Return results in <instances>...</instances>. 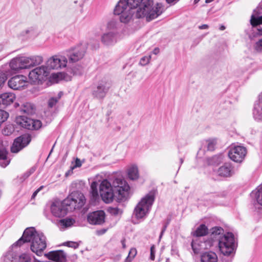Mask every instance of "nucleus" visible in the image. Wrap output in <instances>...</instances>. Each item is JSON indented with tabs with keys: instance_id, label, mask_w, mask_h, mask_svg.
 <instances>
[{
	"instance_id": "bf43d9fd",
	"label": "nucleus",
	"mask_w": 262,
	"mask_h": 262,
	"mask_svg": "<svg viewBox=\"0 0 262 262\" xmlns=\"http://www.w3.org/2000/svg\"><path fill=\"white\" fill-rule=\"evenodd\" d=\"M159 51H160L159 49L158 48H156L153 50L152 53H153V54L157 55L159 53Z\"/></svg>"
},
{
	"instance_id": "423d86ee",
	"label": "nucleus",
	"mask_w": 262,
	"mask_h": 262,
	"mask_svg": "<svg viewBox=\"0 0 262 262\" xmlns=\"http://www.w3.org/2000/svg\"><path fill=\"white\" fill-rule=\"evenodd\" d=\"M86 199L83 194L79 191H74L63 200V204L71 210L81 208L85 203Z\"/></svg>"
},
{
	"instance_id": "39448f33",
	"label": "nucleus",
	"mask_w": 262,
	"mask_h": 262,
	"mask_svg": "<svg viewBox=\"0 0 262 262\" xmlns=\"http://www.w3.org/2000/svg\"><path fill=\"white\" fill-rule=\"evenodd\" d=\"M155 199V191L147 193L135 207L133 215L138 220H144L149 213Z\"/></svg>"
},
{
	"instance_id": "13d9d810",
	"label": "nucleus",
	"mask_w": 262,
	"mask_h": 262,
	"mask_svg": "<svg viewBox=\"0 0 262 262\" xmlns=\"http://www.w3.org/2000/svg\"><path fill=\"white\" fill-rule=\"evenodd\" d=\"M168 4H175L179 0H166Z\"/></svg>"
},
{
	"instance_id": "f704fd0d",
	"label": "nucleus",
	"mask_w": 262,
	"mask_h": 262,
	"mask_svg": "<svg viewBox=\"0 0 262 262\" xmlns=\"http://www.w3.org/2000/svg\"><path fill=\"white\" fill-rule=\"evenodd\" d=\"M251 24L253 27H256L259 25L262 24V16H254V15L251 16L250 19Z\"/></svg>"
},
{
	"instance_id": "052dcab7",
	"label": "nucleus",
	"mask_w": 262,
	"mask_h": 262,
	"mask_svg": "<svg viewBox=\"0 0 262 262\" xmlns=\"http://www.w3.org/2000/svg\"><path fill=\"white\" fill-rule=\"evenodd\" d=\"M184 162V159L182 158H181L180 159V165L179 166V168H178V170L177 171V172H178L179 170L180 169V167H181V165L182 164V163H183Z\"/></svg>"
},
{
	"instance_id": "0e129e2a",
	"label": "nucleus",
	"mask_w": 262,
	"mask_h": 262,
	"mask_svg": "<svg viewBox=\"0 0 262 262\" xmlns=\"http://www.w3.org/2000/svg\"><path fill=\"white\" fill-rule=\"evenodd\" d=\"M121 243H122V245L123 248L125 249L126 248L125 241L124 240H122L121 241Z\"/></svg>"
},
{
	"instance_id": "de8ad7c7",
	"label": "nucleus",
	"mask_w": 262,
	"mask_h": 262,
	"mask_svg": "<svg viewBox=\"0 0 262 262\" xmlns=\"http://www.w3.org/2000/svg\"><path fill=\"white\" fill-rule=\"evenodd\" d=\"M116 27V24L114 20L109 21L107 25V28L109 30H113Z\"/></svg>"
},
{
	"instance_id": "473e14b6",
	"label": "nucleus",
	"mask_w": 262,
	"mask_h": 262,
	"mask_svg": "<svg viewBox=\"0 0 262 262\" xmlns=\"http://www.w3.org/2000/svg\"><path fill=\"white\" fill-rule=\"evenodd\" d=\"M84 182L83 181L77 180L71 184V187L73 190V191H75V190L78 191L79 190L83 189L84 187Z\"/></svg>"
},
{
	"instance_id": "a878e982",
	"label": "nucleus",
	"mask_w": 262,
	"mask_h": 262,
	"mask_svg": "<svg viewBox=\"0 0 262 262\" xmlns=\"http://www.w3.org/2000/svg\"><path fill=\"white\" fill-rule=\"evenodd\" d=\"M127 174L128 178L132 180L138 179L139 174L137 165L135 164L130 165L127 169Z\"/></svg>"
},
{
	"instance_id": "9d476101",
	"label": "nucleus",
	"mask_w": 262,
	"mask_h": 262,
	"mask_svg": "<svg viewBox=\"0 0 262 262\" xmlns=\"http://www.w3.org/2000/svg\"><path fill=\"white\" fill-rule=\"evenodd\" d=\"M247 149L242 146H236L230 148L228 152L229 158L232 161L241 163L247 155Z\"/></svg>"
},
{
	"instance_id": "dca6fc26",
	"label": "nucleus",
	"mask_w": 262,
	"mask_h": 262,
	"mask_svg": "<svg viewBox=\"0 0 262 262\" xmlns=\"http://www.w3.org/2000/svg\"><path fill=\"white\" fill-rule=\"evenodd\" d=\"M27 57L19 56L13 58L10 62V67L12 70L17 71L21 69H28Z\"/></svg>"
},
{
	"instance_id": "c85d7f7f",
	"label": "nucleus",
	"mask_w": 262,
	"mask_h": 262,
	"mask_svg": "<svg viewBox=\"0 0 262 262\" xmlns=\"http://www.w3.org/2000/svg\"><path fill=\"white\" fill-rule=\"evenodd\" d=\"M208 232V229L204 224L200 225L193 233V236L199 237L206 235Z\"/></svg>"
},
{
	"instance_id": "774afa93",
	"label": "nucleus",
	"mask_w": 262,
	"mask_h": 262,
	"mask_svg": "<svg viewBox=\"0 0 262 262\" xmlns=\"http://www.w3.org/2000/svg\"><path fill=\"white\" fill-rule=\"evenodd\" d=\"M121 258V255H118L117 256V259L119 260Z\"/></svg>"
},
{
	"instance_id": "3c124183",
	"label": "nucleus",
	"mask_w": 262,
	"mask_h": 262,
	"mask_svg": "<svg viewBox=\"0 0 262 262\" xmlns=\"http://www.w3.org/2000/svg\"><path fill=\"white\" fill-rule=\"evenodd\" d=\"M136 254H137L136 249L135 248H132L130 250L128 255H129L130 257L134 258L135 257V256H136Z\"/></svg>"
},
{
	"instance_id": "79ce46f5",
	"label": "nucleus",
	"mask_w": 262,
	"mask_h": 262,
	"mask_svg": "<svg viewBox=\"0 0 262 262\" xmlns=\"http://www.w3.org/2000/svg\"><path fill=\"white\" fill-rule=\"evenodd\" d=\"M14 131V128L11 126H8L6 127L3 131V133L4 135L6 136H9Z\"/></svg>"
},
{
	"instance_id": "393cba45",
	"label": "nucleus",
	"mask_w": 262,
	"mask_h": 262,
	"mask_svg": "<svg viewBox=\"0 0 262 262\" xmlns=\"http://www.w3.org/2000/svg\"><path fill=\"white\" fill-rule=\"evenodd\" d=\"M201 262H217L218 257L216 254L212 251L203 252L200 256Z\"/></svg>"
},
{
	"instance_id": "7ed1b4c3",
	"label": "nucleus",
	"mask_w": 262,
	"mask_h": 262,
	"mask_svg": "<svg viewBox=\"0 0 262 262\" xmlns=\"http://www.w3.org/2000/svg\"><path fill=\"white\" fill-rule=\"evenodd\" d=\"M27 242L31 243L30 248L31 250L39 255L47 247L46 238L42 233L38 232L34 228H27L24 231L23 236L13 246H21Z\"/></svg>"
},
{
	"instance_id": "603ef678",
	"label": "nucleus",
	"mask_w": 262,
	"mask_h": 262,
	"mask_svg": "<svg viewBox=\"0 0 262 262\" xmlns=\"http://www.w3.org/2000/svg\"><path fill=\"white\" fill-rule=\"evenodd\" d=\"M81 162L80 159L77 158L75 160L74 167H79L81 166Z\"/></svg>"
},
{
	"instance_id": "8fccbe9b",
	"label": "nucleus",
	"mask_w": 262,
	"mask_h": 262,
	"mask_svg": "<svg viewBox=\"0 0 262 262\" xmlns=\"http://www.w3.org/2000/svg\"><path fill=\"white\" fill-rule=\"evenodd\" d=\"M155 252H156L155 247L154 245H152L150 247V258L152 260H154L155 259Z\"/></svg>"
},
{
	"instance_id": "4c0bfd02",
	"label": "nucleus",
	"mask_w": 262,
	"mask_h": 262,
	"mask_svg": "<svg viewBox=\"0 0 262 262\" xmlns=\"http://www.w3.org/2000/svg\"><path fill=\"white\" fill-rule=\"evenodd\" d=\"M98 184L96 182H93L91 185V193L94 198L98 196V192L97 190Z\"/></svg>"
},
{
	"instance_id": "338daca9",
	"label": "nucleus",
	"mask_w": 262,
	"mask_h": 262,
	"mask_svg": "<svg viewBox=\"0 0 262 262\" xmlns=\"http://www.w3.org/2000/svg\"><path fill=\"white\" fill-rule=\"evenodd\" d=\"M213 0H206L205 1V2L206 3H211V2H212Z\"/></svg>"
},
{
	"instance_id": "f03ea898",
	"label": "nucleus",
	"mask_w": 262,
	"mask_h": 262,
	"mask_svg": "<svg viewBox=\"0 0 262 262\" xmlns=\"http://www.w3.org/2000/svg\"><path fill=\"white\" fill-rule=\"evenodd\" d=\"M128 6L130 10L135 12L137 18L145 17L147 21L155 19L164 11L161 3L154 5L152 0H120L119 6Z\"/></svg>"
},
{
	"instance_id": "aec40b11",
	"label": "nucleus",
	"mask_w": 262,
	"mask_h": 262,
	"mask_svg": "<svg viewBox=\"0 0 262 262\" xmlns=\"http://www.w3.org/2000/svg\"><path fill=\"white\" fill-rule=\"evenodd\" d=\"M47 257L54 262H66V255L63 251H51L46 254Z\"/></svg>"
},
{
	"instance_id": "a18cd8bd",
	"label": "nucleus",
	"mask_w": 262,
	"mask_h": 262,
	"mask_svg": "<svg viewBox=\"0 0 262 262\" xmlns=\"http://www.w3.org/2000/svg\"><path fill=\"white\" fill-rule=\"evenodd\" d=\"M7 79L6 75L3 72L0 71V88L4 84L5 81Z\"/></svg>"
},
{
	"instance_id": "37998d69",
	"label": "nucleus",
	"mask_w": 262,
	"mask_h": 262,
	"mask_svg": "<svg viewBox=\"0 0 262 262\" xmlns=\"http://www.w3.org/2000/svg\"><path fill=\"white\" fill-rule=\"evenodd\" d=\"M254 48L257 52H262V38L255 43Z\"/></svg>"
},
{
	"instance_id": "bb28decb",
	"label": "nucleus",
	"mask_w": 262,
	"mask_h": 262,
	"mask_svg": "<svg viewBox=\"0 0 262 262\" xmlns=\"http://www.w3.org/2000/svg\"><path fill=\"white\" fill-rule=\"evenodd\" d=\"M27 59L29 60L28 62H27L28 68L39 65L43 62V58L41 56H33L30 57H27Z\"/></svg>"
},
{
	"instance_id": "f257e3e1",
	"label": "nucleus",
	"mask_w": 262,
	"mask_h": 262,
	"mask_svg": "<svg viewBox=\"0 0 262 262\" xmlns=\"http://www.w3.org/2000/svg\"><path fill=\"white\" fill-rule=\"evenodd\" d=\"M129 186L121 177L114 179L112 184L107 180H103L99 186V193L102 200L109 203L115 199L117 202L126 200Z\"/></svg>"
},
{
	"instance_id": "1a4fd4ad",
	"label": "nucleus",
	"mask_w": 262,
	"mask_h": 262,
	"mask_svg": "<svg viewBox=\"0 0 262 262\" xmlns=\"http://www.w3.org/2000/svg\"><path fill=\"white\" fill-rule=\"evenodd\" d=\"M85 45L80 44L74 48L69 50L67 52V56L68 57L70 62H75L81 59L85 53Z\"/></svg>"
},
{
	"instance_id": "f3484780",
	"label": "nucleus",
	"mask_w": 262,
	"mask_h": 262,
	"mask_svg": "<svg viewBox=\"0 0 262 262\" xmlns=\"http://www.w3.org/2000/svg\"><path fill=\"white\" fill-rule=\"evenodd\" d=\"M66 205L63 204V201L54 202L51 206V211L52 214L58 217H63L68 212V208Z\"/></svg>"
},
{
	"instance_id": "cd10ccee",
	"label": "nucleus",
	"mask_w": 262,
	"mask_h": 262,
	"mask_svg": "<svg viewBox=\"0 0 262 262\" xmlns=\"http://www.w3.org/2000/svg\"><path fill=\"white\" fill-rule=\"evenodd\" d=\"M75 223V220L72 218L67 217L60 220L58 222V226L61 229H65L71 227Z\"/></svg>"
},
{
	"instance_id": "72a5a7b5",
	"label": "nucleus",
	"mask_w": 262,
	"mask_h": 262,
	"mask_svg": "<svg viewBox=\"0 0 262 262\" xmlns=\"http://www.w3.org/2000/svg\"><path fill=\"white\" fill-rule=\"evenodd\" d=\"M205 144L208 150L213 151L215 149L216 141L215 139H209L205 141Z\"/></svg>"
},
{
	"instance_id": "4468645a",
	"label": "nucleus",
	"mask_w": 262,
	"mask_h": 262,
	"mask_svg": "<svg viewBox=\"0 0 262 262\" xmlns=\"http://www.w3.org/2000/svg\"><path fill=\"white\" fill-rule=\"evenodd\" d=\"M30 141L31 137L30 135H22L15 139L11 147V151L12 152L17 153L26 147Z\"/></svg>"
},
{
	"instance_id": "9b49d317",
	"label": "nucleus",
	"mask_w": 262,
	"mask_h": 262,
	"mask_svg": "<svg viewBox=\"0 0 262 262\" xmlns=\"http://www.w3.org/2000/svg\"><path fill=\"white\" fill-rule=\"evenodd\" d=\"M68 60L64 56H53L47 61L46 68L49 69L57 70L66 67Z\"/></svg>"
},
{
	"instance_id": "c756f323",
	"label": "nucleus",
	"mask_w": 262,
	"mask_h": 262,
	"mask_svg": "<svg viewBox=\"0 0 262 262\" xmlns=\"http://www.w3.org/2000/svg\"><path fill=\"white\" fill-rule=\"evenodd\" d=\"M7 154L8 152L5 148H0V166L3 167H5L9 163V161L7 159Z\"/></svg>"
},
{
	"instance_id": "e433bc0d",
	"label": "nucleus",
	"mask_w": 262,
	"mask_h": 262,
	"mask_svg": "<svg viewBox=\"0 0 262 262\" xmlns=\"http://www.w3.org/2000/svg\"><path fill=\"white\" fill-rule=\"evenodd\" d=\"M222 158L220 156H214L208 159V164L210 165H217L221 162Z\"/></svg>"
},
{
	"instance_id": "6e6552de",
	"label": "nucleus",
	"mask_w": 262,
	"mask_h": 262,
	"mask_svg": "<svg viewBox=\"0 0 262 262\" xmlns=\"http://www.w3.org/2000/svg\"><path fill=\"white\" fill-rule=\"evenodd\" d=\"M48 75L47 68L41 66L31 71L29 74L30 80L33 83L39 84Z\"/></svg>"
},
{
	"instance_id": "69168bd1",
	"label": "nucleus",
	"mask_w": 262,
	"mask_h": 262,
	"mask_svg": "<svg viewBox=\"0 0 262 262\" xmlns=\"http://www.w3.org/2000/svg\"><path fill=\"white\" fill-rule=\"evenodd\" d=\"M225 28H226L224 25H221L220 27V30L223 31V30H224L225 29Z\"/></svg>"
},
{
	"instance_id": "20e7f679",
	"label": "nucleus",
	"mask_w": 262,
	"mask_h": 262,
	"mask_svg": "<svg viewBox=\"0 0 262 262\" xmlns=\"http://www.w3.org/2000/svg\"><path fill=\"white\" fill-rule=\"evenodd\" d=\"M222 228L215 227L211 229V237L218 242V245L221 253L226 256L233 253L236 247L234 235L231 232L223 234Z\"/></svg>"
},
{
	"instance_id": "412c9836",
	"label": "nucleus",
	"mask_w": 262,
	"mask_h": 262,
	"mask_svg": "<svg viewBox=\"0 0 262 262\" xmlns=\"http://www.w3.org/2000/svg\"><path fill=\"white\" fill-rule=\"evenodd\" d=\"M15 99L14 94L5 93L0 95V107H4L12 103Z\"/></svg>"
},
{
	"instance_id": "ea45409f",
	"label": "nucleus",
	"mask_w": 262,
	"mask_h": 262,
	"mask_svg": "<svg viewBox=\"0 0 262 262\" xmlns=\"http://www.w3.org/2000/svg\"><path fill=\"white\" fill-rule=\"evenodd\" d=\"M255 198L258 204L262 206V186L257 189Z\"/></svg>"
},
{
	"instance_id": "09e8293b",
	"label": "nucleus",
	"mask_w": 262,
	"mask_h": 262,
	"mask_svg": "<svg viewBox=\"0 0 262 262\" xmlns=\"http://www.w3.org/2000/svg\"><path fill=\"white\" fill-rule=\"evenodd\" d=\"M34 33V29L32 28H30L24 30L21 32V34L23 36L25 35L33 34Z\"/></svg>"
},
{
	"instance_id": "864d4df0",
	"label": "nucleus",
	"mask_w": 262,
	"mask_h": 262,
	"mask_svg": "<svg viewBox=\"0 0 262 262\" xmlns=\"http://www.w3.org/2000/svg\"><path fill=\"white\" fill-rule=\"evenodd\" d=\"M42 188H43V186H41L39 188H38L36 190H35L32 195V198H34L36 196V195H37V194L38 193V192L40 191V190H41Z\"/></svg>"
},
{
	"instance_id": "c03bdc74",
	"label": "nucleus",
	"mask_w": 262,
	"mask_h": 262,
	"mask_svg": "<svg viewBox=\"0 0 262 262\" xmlns=\"http://www.w3.org/2000/svg\"><path fill=\"white\" fill-rule=\"evenodd\" d=\"M58 101V98L56 97H52L50 98L48 102V105L50 107H53Z\"/></svg>"
},
{
	"instance_id": "0eeeda50",
	"label": "nucleus",
	"mask_w": 262,
	"mask_h": 262,
	"mask_svg": "<svg viewBox=\"0 0 262 262\" xmlns=\"http://www.w3.org/2000/svg\"><path fill=\"white\" fill-rule=\"evenodd\" d=\"M119 6V3L114 9V13L116 15H120V20L122 23H128L133 17L137 18L135 16L136 12H133L128 8V6Z\"/></svg>"
},
{
	"instance_id": "7c9ffc66",
	"label": "nucleus",
	"mask_w": 262,
	"mask_h": 262,
	"mask_svg": "<svg viewBox=\"0 0 262 262\" xmlns=\"http://www.w3.org/2000/svg\"><path fill=\"white\" fill-rule=\"evenodd\" d=\"M21 255H20L21 256ZM20 255L17 256L15 253L13 251L8 252L4 257V262H14L15 261L18 259V262H19V258Z\"/></svg>"
},
{
	"instance_id": "6e6d98bb",
	"label": "nucleus",
	"mask_w": 262,
	"mask_h": 262,
	"mask_svg": "<svg viewBox=\"0 0 262 262\" xmlns=\"http://www.w3.org/2000/svg\"><path fill=\"white\" fill-rule=\"evenodd\" d=\"M257 34L259 35H262V27H258L257 29Z\"/></svg>"
},
{
	"instance_id": "e2e57ef3",
	"label": "nucleus",
	"mask_w": 262,
	"mask_h": 262,
	"mask_svg": "<svg viewBox=\"0 0 262 262\" xmlns=\"http://www.w3.org/2000/svg\"><path fill=\"white\" fill-rule=\"evenodd\" d=\"M62 95H63L62 92H60L58 93L57 97H56V98H58V100H59Z\"/></svg>"
},
{
	"instance_id": "c9c22d12",
	"label": "nucleus",
	"mask_w": 262,
	"mask_h": 262,
	"mask_svg": "<svg viewBox=\"0 0 262 262\" xmlns=\"http://www.w3.org/2000/svg\"><path fill=\"white\" fill-rule=\"evenodd\" d=\"M71 73H73V75H81L83 73V69L82 66L77 65L71 69Z\"/></svg>"
},
{
	"instance_id": "2f4dec72",
	"label": "nucleus",
	"mask_w": 262,
	"mask_h": 262,
	"mask_svg": "<svg viewBox=\"0 0 262 262\" xmlns=\"http://www.w3.org/2000/svg\"><path fill=\"white\" fill-rule=\"evenodd\" d=\"M21 111L28 115H32L35 113V107L31 103H26L22 105Z\"/></svg>"
},
{
	"instance_id": "4d7b16f0",
	"label": "nucleus",
	"mask_w": 262,
	"mask_h": 262,
	"mask_svg": "<svg viewBox=\"0 0 262 262\" xmlns=\"http://www.w3.org/2000/svg\"><path fill=\"white\" fill-rule=\"evenodd\" d=\"M133 258L130 257L129 255H128L125 260V262H132Z\"/></svg>"
},
{
	"instance_id": "5fc2aeb1",
	"label": "nucleus",
	"mask_w": 262,
	"mask_h": 262,
	"mask_svg": "<svg viewBox=\"0 0 262 262\" xmlns=\"http://www.w3.org/2000/svg\"><path fill=\"white\" fill-rule=\"evenodd\" d=\"M209 28V26L208 25H206V24H204V25H201V26H200L199 27V28L200 29H207Z\"/></svg>"
},
{
	"instance_id": "680f3d73",
	"label": "nucleus",
	"mask_w": 262,
	"mask_h": 262,
	"mask_svg": "<svg viewBox=\"0 0 262 262\" xmlns=\"http://www.w3.org/2000/svg\"><path fill=\"white\" fill-rule=\"evenodd\" d=\"M167 227V225H166L164 227H163V229H162L161 232V234L160 235V238H161L162 236V234H163V233L164 232V231H165L166 230V228Z\"/></svg>"
},
{
	"instance_id": "49530a36",
	"label": "nucleus",
	"mask_w": 262,
	"mask_h": 262,
	"mask_svg": "<svg viewBox=\"0 0 262 262\" xmlns=\"http://www.w3.org/2000/svg\"><path fill=\"white\" fill-rule=\"evenodd\" d=\"M64 245L68 246L69 247H72L74 248H78L79 244L77 243L73 242H67L64 243Z\"/></svg>"
},
{
	"instance_id": "4be33fe9",
	"label": "nucleus",
	"mask_w": 262,
	"mask_h": 262,
	"mask_svg": "<svg viewBox=\"0 0 262 262\" xmlns=\"http://www.w3.org/2000/svg\"><path fill=\"white\" fill-rule=\"evenodd\" d=\"M191 247L194 254H199L207 248V242H202L200 238L193 239L191 242Z\"/></svg>"
},
{
	"instance_id": "6ab92c4d",
	"label": "nucleus",
	"mask_w": 262,
	"mask_h": 262,
	"mask_svg": "<svg viewBox=\"0 0 262 262\" xmlns=\"http://www.w3.org/2000/svg\"><path fill=\"white\" fill-rule=\"evenodd\" d=\"M101 40L104 46H113L117 41V34L114 31L104 33L101 36Z\"/></svg>"
},
{
	"instance_id": "f8f14e48",
	"label": "nucleus",
	"mask_w": 262,
	"mask_h": 262,
	"mask_svg": "<svg viewBox=\"0 0 262 262\" xmlns=\"http://www.w3.org/2000/svg\"><path fill=\"white\" fill-rule=\"evenodd\" d=\"M17 123L23 127L30 130H37L41 126V122L40 120H34L24 116L17 119Z\"/></svg>"
},
{
	"instance_id": "a211bd4d",
	"label": "nucleus",
	"mask_w": 262,
	"mask_h": 262,
	"mask_svg": "<svg viewBox=\"0 0 262 262\" xmlns=\"http://www.w3.org/2000/svg\"><path fill=\"white\" fill-rule=\"evenodd\" d=\"M105 216V212L103 210H99L90 213L87 220L91 224L101 225L104 222Z\"/></svg>"
},
{
	"instance_id": "ddd939ff",
	"label": "nucleus",
	"mask_w": 262,
	"mask_h": 262,
	"mask_svg": "<svg viewBox=\"0 0 262 262\" xmlns=\"http://www.w3.org/2000/svg\"><path fill=\"white\" fill-rule=\"evenodd\" d=\"M111 86L110 83L105 80L100 81L92 92L93 96L99 99L104 98Z\"/></svg>"
},
{
	"instance_id": "2eb2a0df",
	"label": "nucleus",
	"mask_w": 262,
	"mask_h": 262,
	"mask_svg": "<svg viewBox=\"0 0 262 262\" xmlns=\"http://www.w3.org/2000/svg\"><path fill=\"white\" fill-rule=\"evenodd\" d=\"M28 81L27 77L23 75H17L10 78L8 84L9 88L16 90L24 88L28 85Z\"/></svg>"
},
{
	"instance_id": "5701e85b",
	"label": "nucleus",
	"mask_w": 262,
	"mask_h": 262,
	"mask_svg": "<svg viewBox=\"0 0 262 262\" xmlns=\"http://www.w3.org/2000/svg\"><path fill=\"white\" fill-rule=\"evenodd\" d=\"M253 115L257 121H262V94L259 95L258 100L254 104Z\"/></svg>"
},
{
	"instance_id": "58836bf2",
	"label": "nucleus",
	"mask_w": 262,
	"mask_h": 262,
	"mask_svg": "<svg viewBox=\"0 0 262 262\" xmlns=\"http://www.w3.org/2000/svg\"><path fill=\"white\" fill-rule=\"evenodd\" d=\"M107 211L113 215H118L122 213V211L117 207H108Z\"/></svg>"
},
{
	"instance_id": "a19ab883",
	"label": "nucleus",
	"mask_w": 262,
	"mask_h": 262,
	"mask_svg": "<svg viewBox=\"0 0 262 262\" xmlns=\"http://www.w3.org/2000/svg\"><path fill=\"white\" fill-rule=\"evenodd\" d=\"M151 59V55L142 57L139 62V64L144 66L149 63Z\"/></svg>"
},
{
	"instance_id": "b1692460",
	"label": "nucleus",
	"mask_w": 262,
	"mask_h": 262,
	"mask_svg": "<svg viewBox=\"0 0 262 262\" xmlns=\"http://www.w3.org/2000/svg\"><path fill=\"white\" fill-rule=\"evenodd\" d=\"M217 173L219 176L224 177H230L233 173L231 164L229 163H225L218 169Z\"/></svg>"
}]
</instances>
